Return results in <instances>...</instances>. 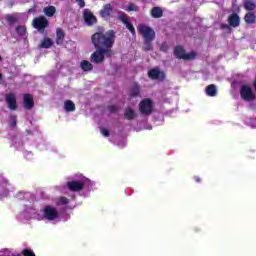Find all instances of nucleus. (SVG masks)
<instances>
[{"label": "nucleus", "mask_w": 256, "mask_h": 256, "mask_svg": "<svg viewBox=\"0 0 256 256\" xmlns=\"http://www.w3.org/2000/svg\"><path fill=\"white\" fill-rule=\"evenodd\" d=\"M124 117L125 119H128V121H133V119L137 117V114L135 113V110H133V108L128 107L125 109Z\"/></svg>", "instance_id": "6ab92c4d"}, {"label": "nucleus", "mask_w": 256, "mask_h": 256, "mask_svg": "<svg viewBox=\"0 0 256 256\" xmlns=\"http://www.w3.org/2000/svg\"><path fill=\"white\" fill-rule=\"evenodd\" d=\"M244 9L246 11H249L250 13H251V11H255V9H256L255 2H253L252 0H245L244 1Z\"/></svg>", "instance_id": "a878e982"}, {"label": "nucleus", "mask_w": 256, "mask_h": 256, "mask_svg": "<svg viewBox=\"0 0 256 256\" xmlns=\"http://www.w3.org/2000/svg\"><path fill=\"white\" fill-rule=\"evenodd\" d=\"M32 25L41 34L45 33V29L49 27V20L45 16H39L33 19Z\"/></svg>", "instance_id": "20e7f679"}, {"label": "nucleus", "mask_w": 256, "mask_h": 256, "mask_svg": "<svg viewBox=\"0 0 256 256\" xmlns=\"http://www.w3.org/2000/svg\"><path fill=\"white\" fill-rule=\"evenodd\" d=\"M115 31L108 30L106 33L96 32L91 36L92 45L96 49L90 56L91 63H103L105 57L111 58L113 55V45H115Z\"/></svg>", "instance_id": "f257e3e1"}, {"label": "nucleus", "mask_w": 256, "mask_h": 256, "mask_svg": "<svg viewBox=\"0 0 256 256\" xmlns=\"http://www.w3.org/2000/svg\"><path fill=\"white\" fill-rule=\"evenodd\" d=\"M174 56L176 57V59H183L184 61H193V59L197 57V52L192 51L187 54L183 46L178 45L174 48Z\"/></svg>", "instance_id": "f03ea898"}, {"label": "nucleus", "mask_w": 256, "mask_h": 256, "mask_svg": "<svg viewBox=\"0 0 256 256\" xmlns=\"http://www.w3.org/2000/svg\"><path fill=\"white\" fill-rule=\"evenodd\" d=\"M205 91L208 97H215L217 95V86L210 84L206 87Z\"/></svg>", "instance_id": "5701e85b"}, {"label": "nucleus", "mask_w": 256, "mask_h": 256, "mask_svg": "<svg viewBox=\"0 0 256 256\" xmlns=\"http://www.w3.org/2000/svg\"><path fill=\"white\" fill-rule=\"evenodd\" d=\"M194 181H195L196 183H201V177H199V176H194Z\"/></svg>", "instance_id": "58836bf2"}, {"label": "nucleus", "mask_w": 256, "mask_h": 256, "mask_svg": "<svg viewBox=\"0 0 256 256\" xmlns=\"http://www.w3.org/2000/svg\"><path fill=\"white\" fill-rule=\"evenodd\" d=\"M130 97H141V86L137 83H134L129 92Z\"/></svg>", "instance_id": "dca6fc26"}, {"label": "nucleus", "mask_w": 256, "mask_h": 256, "mask_svg": "<svg viewBox=\"0 0 256 256\" xmlns=\"http://www.w3.org/2000/svg\"><path fill=\"white\" fill-rule=\"evenodd\" d=\"M220 29H228V31H231V26L229 24L222 23L220 25Z\"/></svg>", "instance_id": "e433bc0d"}, {"label": "nucleus", "mask_w": 256, "mask_h": 256, "mask_svg": "<svg viewBox=\"0 0 256 256\" xmlns=\"http://www.w3.org/2000/svg\"><path fill=\"white\" fill-rule=\"evenodd\" d=\"M154 105L151 98H145L139 103V111L141 115H151L153 113Z\"/></svg>", "instance_id": "39448f33"}, {"label": "nucleus", "mask_w": 256, "mask_h": 256, "mask_svg": "<svg viewBox=\"0 0 256 256\" xmlns=\"http://www.w3.org/2000/svg\"><path fill=\"white\" fill-rule=\"evenodd\" d=\"M3 81V74L0 72V83Z\"/></svg>", "instance_id": "ea45409f"}, {"label": "nucleus", "mask_w": 256, "mask_h": 256, "mask_svg": "<svg viewBox=\"0 0 256 256\" xmlns=\"http://www.w3.org/2000/svg\"><path fill=\"white\" fill-rule=\"evenodd\" d=\"M75 103L71 100H66L64 102V110L67 112V113H73L75 112Z\"/></svg>", "instance_id": "412c9836"}, {"label": "nucleus", "mask_w": 256, "mask_h": 256, "mask_svg": "<svg viewBox=\"0 0 256 256\" xmlns=\"http://www.w3.org/2000/svg\"><path fill=\"white\" fill-rule=\"evenodd\" d=\"M67 187L69 191H73L74 193H77L79 191H83L85 189V183L77 180H72L67 182Z\"/></svg>", "instance_id": "1a4fd4ad"}, {"label": "nucleus", "mask_w": 256, "mask_h": 256, "mask_svg": "<svg viewBox=\"0 0 256 256\" xmlns=\"http://www.w3.org/2000/svg\"><path fill=\"white\" fill-rule=\"evenodd\" d=\"M65 39V32L61 28L56 30V43L57 45H61L63 40Z\"/></svg>", "instance_id": "b1692460"}, {"label": "nucleus", "mask_w": 256, "mask_h": 256, "mask_svg": "<svg viewBox=\"0 0 256 256\" xmlns=\"http://www.w3.org/2000/svg\"><path fill=\"white\" fill-rule=\"evenodd\" d=\"M228 25L230 27H239L241 25V18L239 17V14L233 13L228 17Z\"/></svg>", "instance_id": "4468645a"}, {"label": "nucleus", "mask_w": 256, "mask_h": 256, "mask_svg": "<svg viewBox=\"0 0 256 256\" xmlns=\"http://www.w3.org/2000/svg\"><path fill=\"white\" fill-rule=\"evenodd\" d=\"M76 3H78V5L81 9H83V7H85V0H76Z\"/></svg>", "instance_id": "4c0bfd02"}, {"label": "nucleus", "mask_w": 256, "mask_h": 256, "mask_svg": "<svg viewBox=\"0 0 256 256\" xmlns=\"http://www.w3.org/2000/svg\"><path fill=\"white\" fill-rule=\"evenodd\" d=\"M111 13H113L111 4H105L100 10V17H102V19H107L108 17H111Z\"/></svg>", "instance_id": "2eb2a0df"}, {"label": "nucleus", "mask_w": 256, "mask_h": 256, "mask_svg": "<svg viewBox=\"0 0 256 256\" xmlns=\"http://www.w3.org/2000/svg\"><path fill=\"white\" fill-rule=\"evenodd\" d=\"M5 101L10 111H17V96H15V94L13 93L6 94Z\"/></svg>", "instance_id": "9d476101"}, {"label": "nucleus", "mask_w": 256, "mask_h": 256, "mask_svg": "<svg viewBox=\"0 0 256 256\" xmlns=\"http://www.w3.org/2000/svg\"><path fill=\"white\" fill-rule=\"evenodd\" d=\"M126 11H128V13H131V11H139V7L133 3H129Z\"/></svg>", "instance_id": "7c9ffc66"}, {"label": "nucleus", "mask_w": 256, "mask_h": 256, "mask_svg": "<svg viewBox=\"0 0 256 256\" xmlns=\"http://www.w3.org/2000/svg\"><path fill=\"white\" fill-rule=\"evenodd\" d=\"M22 255L23 256H35V252H33V250H31V249H24L22 251Z\"/></svg>", "instance_id": "2f4dec72"}, {"label": "nucleus", "mask_w": 256, "mask_h": 256, "mask_svg": "<svg viewBox=\"0 0 256 256\" xmlns=\"http://www.w3.org/2000/svg\"><path fill=\"white\" fill-rule=\"evenodd\" d=\"M16 33L20 37H25V35H27V27H25V26H17L16 27Z\"/></svg>", "instance_id": "cd10ccee"}, {"label": "nucleus", "mask_w": 256, "mask_h": 256, "mask_svg": "<svg viewBox=\"0 0 256 256\" xmlns=\"http://www.w3.org/2000/svg\"><path fill=\"white\" fill-rule=\"evenodd\" d=\"M240 96L241 99H243V101H246L247 103H251V101H255L256 99L255 92H253V89H251L249 85L241 86Z\"/></svg>", "instance_id": "423d86ee"}, {"label": "nucleus", "mask_w": 256, "mask_h": 256, "mask_svg": "<svg viewBox=\"0 0 256 256\" xmlns=\"http://www.w3.org/2000/svg\"><path fill=\"white\" fill-rule=\"evenodd\" d=\"M137 30L138 33L142 35L144 41H155V30H153V28L145 24H140Z\"/></svg>", "instance_id": "7ed1b4c3"}, {"label": "nucleus", "mask_w": 256, "mask_h": 256, "mask_svg": "<svg viewBox=\"0 0 256 256\" xmlns=\"http://www.w3.org/2000/svg\"><path fill=\"white\" fill-rule=\"evenodd\" d=\"M80 67L82 71H85V72L93 71V64H91V62L87 60H82L80 63Z\"/></svg>", "instance_id": "393cba45"}, {"label": "nucleus", "mask_w": 256, "mask_h": 256, "mask_svg": "<svg viewBox=\"0 0 256 256\" xmlns=\"http://www.w3.org/2000/svg\"><path fill=\"white\" fill-rule=\"evenodd\" d=\"M108 111L110 113H117V111H119V108L115 105H110V106H108Z\"/></svg>", "instance_id": "72a5a7b5"}, {"label": "nucleus", "mask_w": 256, "mask_h": 256, "mask_svg": "<svg viewBox=\"0 0 256 256\" xmlns=\"http://www.w3.org/2000/svg\"><path fill=\"white\" fill-rule=\"evenodd\" d=\"M6 21L9 23V25H13L14 23H17L19 21V18H17L16 15H7Z\"/></svg>", "instance_id": "c85d7f7f"}, {"label": "nucleus", "mask_w": 256, "mask_h": 256, "mask_svg": "<svg viewBox=\"0 0 256 256\" xmlns=\"http://www.w3.org/2000/svg\"><path fill=\"white\" fill-rule=\"evenodd\" d=\"M150 15L153 19H161V17H163V9L159 6H155L151 9Z\"/></svg>", "instance_id": "f3484780"}, {"label": "nucleus", "mask_w": 256, "mask_h": 256, "mask_svg": "<svg viewBox=\"0 0 256 256\" xmlns=\"http://www.w3.org/2000/svg\"><path fill=\"white\" fill-rule=\"evenodd\" d=\"M148 77L152 80L160 79L163 81L165 79V72H161L159 69H151L148 71Z\"/></svg>", "instance_id": "ddd939ff"}, {"label": "nucleus", "mask_w": 256, "mask_h": 256, "mask_svg": "<svg viewBox=\"0 0 256 256\" xmlns=\"http://www.w3.org/2000/svg\"><path fill=\"white\" fill-rule=\"evenodd\" d=\"M39 47L40 49H51L53 47V40L51 38H44Z\"/></svg>", "instance_id": "4be33fe9"}, {"label": "nucleus", "mask_w": 256, "mask_h": 256, "mask_svg": "<svg viewBox=\"0 0 256 256\" xmlns=\"http://www.w3.org/2000/svg\"><path fill=\"white\" fill-rule=\"evenodd\" d=\"M23 107L27 109V111H31L35 107V100L33 96L29 93L23 95Z\"/></svg>", "instance_id": "9b49d317"}, {"label": "nucleus", "mask_w": 256, "mask_h": 256, "mask_svg": "<svg viewBox=\"0 0 256 256\" xmlns=\"http://www.w3.org/2000/svg\"><path fill=\"white\" fill-rule=\"evenodd\" d=\"M3 60V58H1V56H0V61H2Z\"/></svg>", "instance_id": "a19ab883"}, {"label": "nucleus", "mask_w": 256, "mask_h": 256, "mask_svg": "<svg viewBox=\"0 0 256 256\" xmlns=\"http://www.w3.org/2000/svg\"><path fill=\"white\" fill-rule=\"evenodd\" d=\"M84 22L88 27H93L97 23V17L89 9L83 11Z\"/></svg>", "instance_id": "6e6552de"}, {"label": "nucleus", "mask_w": 256, "mask_h": 256, "mask_svg": "<svg viewBox=\"0 0 256 256\" xmlns=\"http://www.w3.org/2000/svg\"><path fill=\"white\" fill-rule=\"evenodd\" d=\"M142 50L147 51H153V40H144Z\"/></svg>", "instance_id": "bb28decb"}, {"label": "nucleus", "mask_w": 256, "mask_h": 256, "mask_svg": "<svg viewBox=\"0 0 256 256\" xmlns=\"http://www.w3.org/2000/svg\"><path fill=\"white\" fill-rule=\"evenodd\" d=\"M57 205H69V198L61 196L57 199Z\"/></svg>", "instance_id": "c756f323"}, {"label": "nucleus", "mask_w": 256, "mask_h": 256, "mask_svg": "<svg viewBox=\"0 0 256 256\" xmlns=\"http://www.w3.org/2000/svg\"><path fill=\"white\" fill-rule=\"evenodd\" d=\"M100 132L102 133V135L104 137H109V135H110V132H109V130L107 128H101Z\"/></svg>", "instance_id": "f704fd0d"}, {"label": "nucleus", "mask_w": 256, "mask_h": 256, "mask_svg": "<svg viewBox=\"0 0 256 256\" xmlns=\"http://www.w3.org/2000/svg\"><path fill=\"white\" fill-rule=\"evenodd\" d=\"M43 13L46 17H53L57 13V8L55 6H46L43 8Z\"/></svg>", "instance_id": "aec40b11"}, {"label": "nucleus", "mask_w": 256, "mask_h": 256, "mask_svg": "<svg viewBox=\"0 0 256 256\" xmlns=\"http://www.w3.org/2000/svg\"><path fill=\"white\" fill-rule=\"evenodd\" d=\"M160 51L167 53V51H169V46L167 44H162L160 47Z\"/></svg>", "instance_id": "c9c22d12"}, {"label": "nucleus", "mask_w": 256, "mask_h": 256, "mask_svg": "<svg viewBox=\"0 0 256 256\" xmlns=\"http://www.w3.org/2000/svg\"><path fill=\"white\" fill-rule=\"evenodd\" d=\"M10 121H11V127H17V116L15 115L10 116Z\"/></svg>", "instance_id": "473e14b6"}, {"label": "nucleus", "mask_w": 256, "mask_h": 256, "mask_svg": "<svg viewBox=\"0 0 256 256\" xmlns=\"http://www.w3.org/2000/svg\"><path fill=\"white\" fill-rule=\"evenodd\" d=\"M244 21H245L246 25H253V24H255V21H256L255 13L247 12L245 14V16H244Z\"/></svg>", "instance_id": "a211bd4d"}, {"label": "nucleus", "mask_w": 256, "mask_h": 256, "mask_svg": "<svg viewBox=\"0 0 256 256\" xmlns=\"http://www.w3.org/2000/svg\"><path fill=\"white\" fill-rule=\"evenodd\" d=\"M43 217L47 219V221H55V219H59V212L55 207L45 206L43 208Z\"/></svg>", "instance_id": "0eeeda50"}, {"label": "nucleus", "mask_w": 256, "mask_h": 256, "mask_svg": "<svg viewBox=\"0 0 256 256\" xmlns=\"http://www.w3.org/2000/svg\"><path fill=\"white\" fill-rule=\"evenodd\" d=\"M118 19L119 21H122L123 25L130 31L131 35H135V27L129 22V18H127V15L124 12L118 16Z\"/></svg>", "instance_id": "f8f14e48"}]
</instances>
